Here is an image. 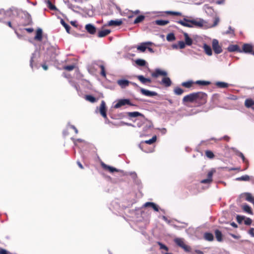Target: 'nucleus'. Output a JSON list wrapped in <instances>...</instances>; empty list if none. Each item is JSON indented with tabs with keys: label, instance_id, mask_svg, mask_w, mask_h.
Here are the masks:
<instances>
[{
	"label": "nucleus",
	"instance_id": "f257e3e1",
	"mask_svg": "<svg viewBox=\"0 0 254 254\" xmlns=\"http://www.w3.org/2000/svg\"><path fill=\"white\" fill-rule=\"evenodd\" d=\"M207 95L203 92H193L184 97L183 102L194 103L197 107L205 104L207 102Z\"/></svg>",
	"mask_w": 254,
	"mask_h": 254
},
{
	"label": "nucleus",
	"instance_id": "f03ea898",
	"mask_svg": "<svg viewBox=\"0 0 254 254\" xmlns=\"http://www.w3.org/2000/svg\"><path fill=\"white\" fill-rule=\"evenodd\" d=\"M177 23L180 24L183 26L192 28L193 26L201 28L203 26L204 21L202 19H199L198 20L195 19H189L187 18H184L183 20H179Z\"/></svg>",
	"mask_w": 254,
	"mask_h": 254
},
{
	"label": "nucleus",
	"instance_id": "7ed1b4c3",
	"mask_svg": "<svg viewBox=\"0 0 254 254\" xmlns=\"http://www.w3.org/2000/svg\"><path fill=\"white\" fill-rule=\"evenodd\" d=\"M175 244L184 250L186 252H190L191 251V248L190 246L187 245L183 238H177L174 240Z\"/></svg>",
	"mask_w": 254,
	"mask_h": 254
},
{
	"label": "nucleus",
	"instance_id": "20e7f679",
	"mask_svg": "<svg viewBox=\"0 0 254 254\" xmlns=\"http://www.w3.org/2000/svg\"><path fill=\"white\" fill-rule=\"evenodd\" d=\"M128 105L129 106H133L134 105L132 104L129 99H123L119 100L117 103L114 106V108L116 109L119 108L122 106Z\"/></svg>",
	"mask_w": 254,
	"mask_h": 254
},
{
	"label": "nucleus",
	"instance_id": "39448f33",
	"mask_svg": "<svg viewBox=\"0 0 254 254\" xmlns=\"http://www.w3.org/2000/svg\"><path fill=\"white\" fill-rule=\"evenodd\" d=\"M11 13L10 9L5 11L3 9L0 10V22H4L5 20L9 16H10Z\"/></svg>",
	"mask_w": 254,
	"mask_h": 254
},
{
	"label": "nucleus",
	"instance_id": "423d86ee",
	"mask_svg": "<svg viewBox=\"0 0 254 254\" xmlns=\"http://www.w3.org/2000/svg\"><path fill=\"white\" fill-rule=\"evenodd\" d=\"M212 48L214 52L216 54H218L222 52V48L219 45L218 41L216 39H213L212 41Z\"/></svg>",
	"mask_w": 254,
	"mask_h": 254
},
{
	"label": "nucleus",
	"instance_id": "0eeeda50",
	"mask_svg": "<svg viewBox=\"0 0 254 254\" xmlns=\"http://www.w3.org/2000/svg\"><path fill=\"white\" fill-rule=\"evenodd\" d=\"M167 75L166 71L162 70L159 68L156 69L155 71L151 73V76L153 77L157 78L159 76H166Z\"/></svg>",
	"mask_w": 254,
	"mask_h": 254
},
{
	"label": "nucleus",
	"instance_id": "6e6552de",
	"mask_svg": "<svg viewBox=\"0 0 254 254\" xmlns=\"http://www.w3.org/2000/svg\"><path fill=\"white\" fill-rule=\"evenodd\" d=\"M106 111V103L104 101H102L100 106V113L105 119L107 118Z\"/></svg>",
	"mask_w": 254,
	"mask_h": 254
},
{
	"label": "nucleus",
	"instance_id": "1a4fd4ad",
	"mask_svg": "<svg viewBox=\"0 0 254 254\" xmlns=\"http://www.w3.org/2000/svg\"><path fill=\"white\" fill-rule=\"evenodd\" d=\"M215 172L214 170H211L208 173L207 178L201 181L202 184H210L212 181V176Z\"/></svg>",
	"mask_w": 254,
	"mask_h": 254
},
{
	"label": "nucleus",
	"instance_id": "9d476101",
	"mask_svg": "<svg viewBox=\"0 0 254 254\" xmlns=\"http://www.w3.org/2000/svg\"><path fill=\"white\" fill-rule=\"evenodd\" d=\"M227 50L230 52H238L242 53V51L237 45H230L227 48Z\"/></svg>",
	"mask_w": 254,
	"mask_h": 254
},
{
	"label": "nucleus",
	"instance_id": "9b49d317",
	"mask_svg": "<svg viewBox=\"0 0 254 254\" xmlns=\"http://www.w3.org/2000/svg\"><path fill=\"white\" fill-rule=\"evenodd\" d=\"M152 43L150 42H144L141 44L140 45L137 47V49L141 52H144L147 49V46L151 45Z\"/></svg>",
	"mask_w": 254,
	"mask_h": 254
},
{
	"label": "nucleus",
	"instance_id": "f8f14e48",
	"mask_svg": "<svg viewBox=\"0 0 254 254\" xmlns=\"http://www.w3.org/2000/svg\"><path fill=\"white\" fill-rule=\"evenodd\" d=\"M85 29L90 34H94L96 31V27L91 24H88L85 25Z\"/></svg>",
	"mask_w": 254,
	"mask_h": 254
},
{
	"label": "nucleus",
	"instance_id": "ddd939ff",
	"mask_svg": "<svg viewBox=\"0 0 254 254\" xmlns=\"http://www.w3.org/2000/svg\"><path fill=\"white\" fill-rule=\"evenodd\" d=\"M102 167L105 170H107L111 173H113L114 172H118V170L115 168L110 166L109 165H106L103 162L101 163Z\"/></svg>",
	"mask_w": 254,
	"mask_h": 254
},
{
	"label": "nucleus",
	"instance_id": "4468645a",
	"mask_svg": "<svg viewBox=\"0 0 254 254\" xmlns=\"http://www.w3.org/2000/svg\"><path fill=\"white\" fill-rule=\"evenodd\" d=\"M161 84L163 85L164 86L168 87L171 85L172 81L169 77L166 76H164L162 78Z\"/></svg>",
	"mask_w": 254,
	"mask_h": 254
},
{
	"label": "nucleus",
	"instance_id": "2eb2a0df",
	"mask_svg": "<svg viewBox=\"0 0 254 254\" xmlns=\"http://www.w3.org/2000/svg\"><path fill=\"white\" fill-rule=\"evenodd\" d=\"M242 52L248 53H251L252 54L253 46L249 44H245L243 46Z\"/></svg>",
	"mask_w": 254,
	"mask_h": 254
},
{
	"label": "nucleus",
	"instance_id": "dca6fc26",
	"mask_svg": "<svg viewBox=\"0 0 254 254\" xmlns=\"http://www.w3.org/2000/svg\"><path fill=\"white\" fill-rule=\"evenodd\" d=\"M130 81L126 79H119L117 81L118 84L122 88H125L128 86Z\"/></svg>",
	"mask_w": 254,
	"mask_h": 254
},
{
	"label": "nucleus",
	"instance_id": "f3484780",
	"mask_svg": "<svg viewBox=\"0 0 254 254\" xmlns=\"http://www.w3.org/2000/svg\"><path fill=\"white\" fill-rule=\"evenodd\" d=\"M245 106L247 108L254 110V101L251 98H248L245 101Z\"/></svg>",
	"mask_w": 254,
	"mask_h": 254
},
{
	"label": "nucleus",
	"instance_id": "a211bd4d",
	"mask_svg": "<svg viewBox=\"0 0 254 254\" xmlns=\"http://www.w3.org/2000/svg\"><path fill=\"white\" fill-rule=\"evenodd\" d=\"M122 24L123 21L122 20H111L108 22L107 25L109 26H118L122 25Z\"/></svg>",
	"mask_w": 254,
	"mask_h": 254
},
{
	"label": "nucleus",
	"instance_id": "6ab92c4d",
	"mask_svg": "<svg viewBox=\"0 0 254 254\" xmlns=\"http://www.w3.org/2000/svg\"><path fill=\"white\" fill-rule=\"evenodd\" d=\"M140 92L143 95L147 96H154L157 94L155 92L150 91L143 88L140 89Z\"/></svg>",
	"mask_w": 254,
	"mask_h": 254
},
{
	"label": "nucleus",
	"instance_id": "aec40b11",
	"mask_svg": "<svg viewBox=\"0 0 254 254\" xmlns=\"http://www.w3.org/2000/svg\"><path fill=\"white\" fill-rule=\"evenodd\" d=\"M143 207H150L154 209V210L155 211L157 212L159 211L158 206L154 202H147L144 204Z\"/></svg>",
	"mask_w": 254,
	"mask_h": 254
},
{
	"label": "nucleus",
	"instance_id": "412c9836",
	"mask_svg": "<svg viewBox=\"0 0 254 254\" xmlns=\"http://www.w3.org/2000/svg\"><path fill=\"white\" fill-rule=\"evenodd\" d=\"M136 77L142 84H145L147 83H150L151 82V80L150 79L145 78L143 75H137L136 76Z\"/></svg>",
	"mask_w": 254,
	"mask_h": 254
},
{
	"label": "nucleus",
	"instance_id": "4be33fe9",
	"mask_svg": "<svg viewBox=\"0 0 254 254\" xmlns=\"http://www.w3.org/2000/svg\"><path fill=\"white\" fill-rule=\"evenodd\" d=\"M111 33V30L109 29H105L100 31L98 33V37L101 38L104 37L108 35Z\"/></svg>",
	"mask_w": 254,
	"mask_h": 254
},
{
	"label": "nucleus",
	"instance_id": "5701e85b",
	"mask_svg": "<svg viewBox=\"0 0 254 254\" xmlns=\"http://www.w3.org/2000/svg\"><path fill=\"white\" fill-rule=\"evenodd\" d=\"M245 197V199L246 200L252 203L254 201V197H253L251 193L249 192H246L242 194Z\"/></svg>",
	"mask_w": 254,
	"mask_h": 254
},
{
	"label": "nucleus",
	"instance_id": "b1692460",
	"mask_svg": "<svg viewBox=\"0 0 254 254\" xmlns=\"http://www.w3.org/2000/svg\"><path fill=\"white\" fill-rule=\"evenodd\" d=\"M34 39L41 41L42 39V30L41 29H38L36 31V36L34 37Z\"/></svg>",
	"mask_w": 254,
	"mask_h": 254
},
{
	"label": "nucleus",
	"instance_id": "393cba45",
	"mask_svg": "<svg viewBox=\"0 0 254 254\" xmlns=\"http://www.w3.org/2000/svg\"><path fill=\"white\" fill-rule=\"evenodd\" d=\"M127 115L130 118H134L138 116H140L141 117L144 118V115L138 112H128L127 113Z\"/></svg>",
	"mask_w": 254,
	"mask_h": 254
},
{
	"label": "nucleus",
	"instance_id": "a878e982",
	"mask_svg": "<svg viewBox=\"0 0 254 254\" xmlns=\"http://www.w3.org/2000/svg\"><path fill=\"white\" fill-rule=\"evenodd\" d=\"M203 49L205 53L208 56H211L212 54V50L210 46L207 45L206 44L203 45Z\"/></svg>",
	"mask_w": 254,
	"mask_h": 254
},
{
	"label": "nucleus",
	"instance_id": "bb28decb",
	"mask_svg": "<svg viewBox=\"0 0 254 254\" xmlns=\"http://www.w3.org/2000/svg\"><path fill=\"white\" fill-rule=\"evenodd\" d=\"M194 84H195V82H193L192 80H189L186 82H182L181 85L183 87L190 88Z\"/></svg>",
	"mask_w": 254,
	"mask_h": 254
},
{
	"label": "nucleus",
	"instance_id": "cd10ccee",
	"mask_svg": "<svg viewBox=\"0 0 254 254\" xmlns=\"http://www.w3.org/2000/svg\"><path fill=\"white\" fill-rule=\"evenodd\" d=\"M214 233L217 241L218 242L222 241L223 239L221 232L217 229L215 230Z\"/></svg>",
	"mask_w": 254,
	"mask_h": 254
},
{
	"label": "nucleus",
	"instance_id": "c85d7f7f",
	"mask_svg": "<svg viewBox=\"0 0 254 254\" xmlns=\"http://www.w3.org/2000/svg\"><path fill=\"white\" fill-rule=\"evenodd\" d=\"M184 36H185V44L188 46L191 45L192 44V40L189 36V35L187 33H185Z\"/></svg>",
	"mask_w": 254,
	"mask_h": 254
},
{
	"label": "nucleus",
	"instance_id": "c756f323",
	"mask_svg": "<svg viewBox=\"0 0 254 254\" xmlns=\"http://www.w3.org/2000/svg\"><path fill=\"white\" fill-rule=\"evenodd\" d=\"M204 238L208 241H212L214 240V236L212 233L206 232L204 234Z\"/></svg>",
	"mask_w": 254,
	"mask_h": 254
},
{
	"label": "nucleus",
	"instance_id": "7c9ffc66",
	"mask_svg": "<svg viewBox=\"0 0 254 254\" xmlns=\"http://www.w3.org/2000/svg\"><path fill=\"white\" fill-rule=\"evenodd\" d=\"M154 23L158 25L163 26L168 24L169 23V20H156Z\"/></svg>",
	"mask_w": 254,
	"mask_h": 254
},
{
	"label": "nucleus",
	"instance_id": "2f4dec72",
	"mask_svg": "<svg viewBox=\"0 0 254 254\" xmlns=\"http://www.w3.org/2000/svg\"><path fill=\"white\" fill-rule=\"evenodd\" d=\"M85 99L91 103H95L97 101L94 97L90 95H86L84 97Z\"/></svg>",
	"mask_w": 254,
	"mask_h": 254
},
{
	"label": "nucleus",
	"instance_id": "473e14b6",
	"mask_svg": "<svg viewBox=\"0 0 254 254\" xmlns=\"http://www.w3.org/2000/svg\"><path fill=\"white\" fill-rule=\"evenodd\" d=\"M210 82L208 81L197 80L195 82V84L200 86H207L210 84Z\"/></svg>",
	"mask_w": 254,
	"mask_h": 254
},
{
	"label": "nucleus",
	"instance_id": "72a5a7b5",
	"mask_svg": "<svg viewBox=\"0 0 254 254\" xmlns=\"http://www.w3.org/2000/svg\"><path fill=\"white\" fill-rule=\"evenodd\" d=\"M145 19V16L143 15L138 16L134 20V24H137L143 21Z\"/></svg>",
	"mask_w": 254,
	"mask_h": 254
},
{
	"label": "nucleus",
	"instance_id": "f704fd0d",
	"mask_svg": "<svg viewBox=\"0 0 254 254\" xmlns=\"http://www.w3.org/2000/svg\"><path fill=\"white\" fill-rule=\"evenodd\" d=\"M250 179V176L246 175L244 176H242L240 177L237 178L236 179V180L239 181H248Z\"/></svg>",
	"mask_w": 254,
	"mask_h": 254
},
{
	"label": "nucleus",
	"instance_id": "c9c22d12",
	"mask_svg": "<svg viewBox=\"0 0 254 254\" xmlns=\"http://www.w3.org/2000/svg\"><path fill=\"white\" fill-rule=\"evenodd\" d=\"M174 92L176 95H181L184 92V90L180 87H176L175 88Z\"/></svg>",
	"mask_w": 254,
	"mask_h": 254
},
{
	"label": "nucleus",
	"instance_id": "e433bc0d",
	"mask_svg": "<svg viewBox=\"0 0 254 254\" xmlns=\"http://www.w3.org/2000/svg\"><path fill=\"white\" fill-rule=\"evenodd\" d=\"M61 23L62 24V25L65 28L66 32L68 33H70V27L69 26V25L66 23L63 19H61Z\"/></svg>",
	"mask_w": 254,
	"mask_h": 254
},
{
	"label": "nucleus",
	"instance_id": "4c0bfd02",
	"mask_svg": "<svg viewBox=\"0 0 254 254\" xmlns=\"http://www.w3.org/2000/svg\"><path fill=\"white\" fill-rule=\"evenodd\" d=\"M165 13L169 15H175V16H182V13L178 11H166Z\"/></svg>",
	"mask_w": 254,
	"mask_h": 254
},
{
	"label": "nucleus",
	"instance_id": "58836bf2",
	"mask_svg": "<svg viewBox=\"0 0 254 254\" xmlns=\"http://www.w3.org/2000/svg\"><path fill=\"white\" fill-rule=\"evenodd\" d=\"M243 209L245 212L248 213L249 214H252L253 213L251 207L247 204L243 205Z\"/></svg>",
	"mask_w": 254,
	"mask_h": 254
},
{
	"label": "nucleus",
	"instance_id": "ea45409f",
	"mask_svg": "<svg viewBox=\"0 0 254 254\" xmlns=\"http://www.w3.org/2000/svg\"><path fill=\"white\" fill-rule=\"evenodd\" d=\"M216 85L220 88H227L229 86V84L227 83L224 82H216Z\"/></svg>",
	"mask_w": 254,
	"mask_h": 254
},
{
	"label": "nucleus",
	"instance_id": "a19ab883",
	"mask_svg": "<svg viewBox=\"0 0 254 254\" xmlns=\"http://www.w3.org/2000/svg\"><path fill=\"white\" fill-rule=\"evenodd\" d=\"M135 63L139 66H143L145 65L146 62L145 60L142 59H137L135 61Z\"/></svg>",
	"mask_w": 254,
	"mask_h": 254
},
{
	"label": "nucleus",
	"instance_id": "79ce46f5",
	"mask_svg": "<svg viewBox=\"0 0 254 254\" xmlns=\"http://www.w3.org/2000/svg\"><path fill=\"white\" fill-rule=\"evenodd\" d=\"M167 40L168 41H174L176 39L174 33H171L168 34L166 37Z\"/></svg>",
	"mask_w": 254,
	"mask_h": 254
},
{
	"label": "nucleus",
	"instance_id": "37998d69",
	"mask_svg": "<svg viewBox=\"0 0 254 254\" xmlns=\"http://www.w3.org/2000/svg\"><path fill=\"white\" fill-rule=\"evenodd\" d=\"M157 137L156 136H153L151 139L149 140H146L144 141V142L146 144H153L156 141Z\"/></svg>",
	"mask_w": 254,
	"mask_h": 254
},
{
	"label": "nucleus",
	"instance_id": "c03bdc74",
	"mask_svg": "<svg viewBox=\"0 0 254 254\" xmlns=\"http://www.w3.org/2000/svg\"><path fill=\"white\" fill-rule=\"evenodd\" d=\"M205 153V155L209 158L212 159L214 157L213 153L210 150H206Z\"/></svg>",
	"mask_w": 254,
	"mask_h": 254
},
{
	"label": "nucleus",
	"instance_id": "a18cd8bd",
	"mask_svg": "<svg viewBox=\"0 0 254 254\" xmlns=\"http://www.w3.org/2000/svg\"><path fill=\"white\" fill-rule=\"evenodd\" d=\"M157 244L160 246V249H161V250L163 249L166 251H168V250H169L168 248L164 244H162V243H161L160 242H157Z\"/></svg>",
	"mask_w": 254,
	"mask_h": 254
},
{
	"label": "nucleus",
	"instance_id": "49530a36",
	"mask_svg": "<svg viewBox=\"0 0 254 254\" xmlns=\"http://www.w3.org/2000/svg\"><path fill=\"white\" fill-rule=\"evenodd\" d=\"M75 68L74 65H68L64 66L63 69L67 71H71Z\"/></svg>",
	"mask_w": 254,
	"mask_h": 254
},
{
	"label": "nucleus",
	"instance_id": "de8ad7c7",
	"mask_svg": "<svg viewBox=\"0 0 254 254\" xmlns=\"http://www.w3.org/2000/svg\"><path fill=\"white\" fill-rule=\"evenodd\" d=\"M100 68H101V75L105 77L106 76V71H105V67L103 65H100Z\"/></svg>",
	"mask_w": 254,
	"mask_h": 254
},
{
	"label": "nucleus",
	"instance_id": "09e8293b",
	"mask_svg": "<svg viewBox=\"0 0 254 254\" xmlns=\"http://www.w3.org/2000/svg\"><path fill=\"white\" fill-rule=\"evenodd\" d=\"M245 219V217L244 216L237 215L236 219L239 223H241L243 220Z\"/></svg>",
	"mask_w": 254,
	"mask_h": 254
},
{
	"label": "nucleus",
	"instance_id": "8fccbe9b",
	"mask_svg": "<svg viewBox=\"0 0 254 254\" xmlns=\"http://www.w3.org/2000/svg\"><path fill=\"white\" fill-rule=\"evenodd\" d=\"M48 6L51 10H55L56 9V6L52 4L51 1L48 0Z\"/></svg>",
	"mask_w": 254,
	"mask_h": 254
},
{
	"label": "nucleus",
	"instance_id": "3c124183",
	"mask_svg": "<svg viewBox=\"0 0 254 254\" xmlns=\"http://www.w3.org/2000/svg\"><path fill=\"white\" fill-rule=\"evenodd\" d=\"M35 58V54H32L30 60V67L33 68V63L34 62V59Z\"/></svg>",
	"mask_w": 254,
	"mask_h": 254
},
{
	"label": "nucleus",
	"instance_id": "603ef678",
	"mask_svg": "<svg viewBox=\"0 0 254 254\" xmlns=\"http://www.w3.org/2000/svg\"><path fill=\"white\" fill-rule=\"evenodd\" d=\"M186 45L185 43L183 41H180L178 42V46L181 49L185 48Z\"/></svg>",
	"mask_w": 254,
	"mask_h": 254
},
{
	"label": "nucleus",
	"instance_id": "864d4df0",
	"mask_svg": "<svg viewBox=\"0 0 254 254\" xmlns=\"http://www.w3.org/2000/svg\"><path fill=\"white\" fill-rule=\"evenodd\" d=\"M238 156L242 159L244 163H248V161L245 158L244 154L242 152H239L238 154Z\"/></svg>",
	"mask_w": 254,
	"mask_h": 254
},
{
	"label": "nucleus",
	"instance_id": "5fc2aeb1",
	"mask_svg": "<svg viewBox=\"0 0 254 254\" xmlns=\"http://www.w3.org/2000/svg\"><path fill=\"white\" fill-rule=\"evenodd\" d=\"M252 220L250 218H247L246 219L244 220V223L245 225H250L252 224Z\"/></svg>",
	"mask_w": 254,
	"mask_h": 254
},
{
	"label": "nucleus",
	"instance_id": "6e6d98bb",
	"mask_svg": "<svg viewBox=\"0 0 254 254\" xmlns=\"http://www.w3.org/2000/svg\"><path fill=\"white\" fill-rule=\"evenodd\" d=\"M234 32H235L234 30L233 29H232L231 26H229L228 30L226 32V34H231L234 35Z\"/></svg>",
	"mask_w": 254,
	"mask_h": 254
},
{
	"label": "nucleus",
	"instance_id": "4d7b16f0",
	"mask_svg": "<svg viewBox=\"0 0 254 254\" xmlns=\"http://www.w3.org/2000/svg\"><path fill=\"white\" fill-rule=\"evenodd\" d=\"M248 233L252 237H254V228H251Z\"/></svg>",
	"mask_w": 254,
	"mask_h": 254
},
{
	"label": "nucleus",
	"instance_id": "13d9d810",
	"mask_svg": "<svg viewBox=\"0 0 254 254\" xmlns=\"http://www.w3.org/2000/svg\"><path fill=\"white\" fill-rule=\"evenodd\" d=\"M0 254H11L5 249H0Z\"/></svg>",
	"mask_w": 254,
	"mask_h": 254
},
{
	"label": "nucleus",
	"instance_id": "bf43d9fd",
	"mask_svg": "<svg viewBox=\"0 0 254 254\" xmlns=\"http://www.w3.org/2000/svg\"><path fill=\"white\" fill-rule=\"evenodd\" d=\"M3 23H5V24H6L7 26H8L10 28H11L13 29H14V27L12 26L11 22L10 21L6 22L5 21L4 22H3Z\"/></svg>",
	"mask_w": 254,
	"mask_h": 254
},
{
	"label": "nucleus",
	"instance_id": "052dcab7",
	"mask_svg": "<svg viewBox=\"0 0 254 254\" xmlns=\"http://www.w3.org/2000/svg\"><path fill=\"white\" fill-rule=\"evenodd\" d=\"M25 30L29 33H31L33 31V29L31 28H25Z\"/></svg>",
	"mask_w": 254,
	"mask_h": 254
},
{
	"label": "nucleus",
	"instance_id": "680f3d73",
	"mask_svg": "<svg viewBox=\"0 0 254 254\" xmlns=\"http://www.w3.org/2000/svg\"><path fill=\"white\" fill-rule=\"evenodd\" d=\"M77 164L80 169H83L84 168L83 165L81 164V163L79 161H77Z\"/></svg>",
	"mask_w": 254,
	"mask_h": 254
},
{
	"label": "nucleus",
	"instance_id": "e2e57ef3",
	"mask_svg": "<svg viewBox=\"0 0 254 254\" xmlns=\"http://www.w3.org/2000/svg\"><path fill=\"white\" fill-rule=\"evenodd\" d=\"M42 66L43 68L45 70H47V69H48V65H47V64H43L42 65Z\"/></svg>",
	"mask_w": 254,
	"mask_h": 254
},
{
	"label": "nucleus",
	"instance_id": "0e129e2a",
	"mask_svg": "<svg viewBox=\"0 0 254 254\" xmlns=\"http://www.w3.org/2000/svg\"><path fill=\"white\" fill-rule=\"evenodd\" d=\"M140 12V11L139 10H136L132 12V13L135 15H137V14H139Z\"/></svg>",
	"mask_w": 254,
	"mask_h": 254
},
{
	"label": "nucleus",
	"instance_id": "69168bd1",
	"mask_svg": "<svg viewBox=\"0 0 254 254\" xmlns=\"http://www.w3.org/2000/svg\"><path fill=\"white\" fill-rule=\"evenodd\" d=\"M71 128L74 129L75 133H78L77 129L74 126H71Z\"/></svg>",
	"mask_w": 254,
	"mask_h": 254
},
{
	"label": "nucleus",
	"instance_id": "338daca9",
	"mask_svg": "<svg viewBox=\"0 0 254 254\" xmlns=\"http://www.w3.org/2000/svg\"><path fill=\"white\" fill-rule=\"evenodd\" d=\"M231 225L234 228H237L238 226L235 222H232L231 223Z\"/></svg>",
	"mask_w": 254,
	"mask_h": 254
},
{
	"label": "nucleus",
	"instance_id": "774afa93",
	"mask_svg": "<svg viewBox=\"0 0 254 254\" xmlns=\"http://www.w3.org/2000/svg\"><path fill=\"white\" fill-rule=\"evenodd\" d=\"M195 252L197 254H203V252L200 251V250H196L195 251Z\"/></svg>",
	"mask_w": 254,
	"mask_h": 254
}]
</instances>
